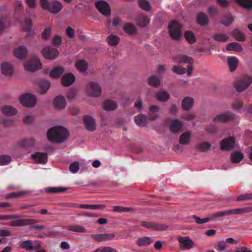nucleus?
Masks as SVG:
<instances>
[{"mask_svg":"<svg viewBox=\"0 0 252 252\" xmlns=\"http://www.w3.org/2000/svg\"><path fill=\"white\" fill-rule=\"evenodd\" d=\"M24 66L27 70L33 72L40 69L41 63L37 56H34L25 63Z\"/></svg>","mask_w":252,"mask_h":252,"instance_id":"nucleus-5","label":"nucleus"},{"mask_svg":"<svg viewBox=\"0 0 252 252\" xmlns=\"http://www.w3.org/2000/svg\"><path fill=\"white\" fill-rule=\"evenodd\" d=\"M141 225L144 227L153 229H158V226L155 224L154 223L151 222H146L143 221L141 223Z\"/></svg>","mask_w":252,"mask_h":252,"instance_id":"nucleus-58","label":"nucleus"},{"mask_svg":"<svg viewBox=\"0 0 252 252\" xmlns=\"http://www.w3.org/2000/svg\"><path fill=\"white\" fill-rule=\"evenodd\" d=\"M32 26V22L30 18H28L25 20L24 24L23 25L24 30L26 32H29L31 30Z\"/></svg>","mask_w":252,"mask_h":252,"instance_id":"nucleus-55","label":"nucleus"},{"mask_svg":"<svg viewBox=\"0 0 252 252\" xmlns=\"http://www.w3.org/2000/svg\"><path fill=\"white\" fill-rule=\"evenodd\" d=\"M234 20V19L232 15L230 13H228L222 16L220 23L225 26L228 27L231 25Z\"/></svg>","mask_w":252,"mask_h":252,"instance_id":"nucleus-28","label":"nucleus"},{"mask_svg":"<svg viewBox=\"0 0 252 252\" xmlns=\"http://www.w3.org/2000/svg\"><path fill=\"white\" fill-rule=\"evenodd\" d=\"M194 104V100L189 97H186L183 99L182 102V108L186 111L191 108Z\"/></svg>","mask_w":252,"mask_h":252,"instance_id":"nucleus-24","label":"nucleus"},{"mask_svg":"<svg viewBox=\"0 0 252 252\" xmlns=\"http://www.w3.org/2000/svg\"><path fill=\"white\" fill-rule=\"evenodd\" d=\"M153 242V240L149 237H144L139 238L137 244L139 247H144L149 245Z\"/></svg>","mask_w":252,"mask_h":252,"instance_id":"nucleus-35","label":"nucleus"},{"mask_svg":"<svg viewBox=\"0 0 252 252\" xmlns=\"http://www.w3.org/2000/svg\"><path fill=\"white\" fill-rule=\"evenodd\" d=\"M132 209L130 208L116 206L113 207V211L116 212H127L130 211Z\"/></svg>","mask_w":252,"mask_h":252,"instance_id":"nucleus-56","label":"nucleus"},{"mask_svg":"<svg viewBox=\"0 0 252 252\" xmlns=\"http://www.w3.org/2000/svg\"><path fill=\"white\" fill-rule=\"evenodd\" d=\"M178 240L180 243V248L182 250H188L194 247V243L189 237H179Z\"/></svg>","mask_w":252,"mask_h":252,"instance_id":"nucleus-8","label":"nucleus"},{"mask_svg":"<svg viewBox=\"0 0 252 252\" xmlns=\"http://www.w3.org/2000/svg\"><path fill=\"white\" fill-rule=\"evenodd\" d=\"M50 87L49 82L45 80H42L39 83V93L41 94H45Z\"/></svg>","mask_w":252,"mask_h":252,"instance_id":"nucleus-34","label":"nucleus"},{"mask_svg":"<svg viewBox=\"0 0 252 252\" xmlns=\"http://www.w3.org/2000/svg\"><path fill=\"white\" fill-rule=\"evenodd\" d=\"M192 218L198 224H203L210 221L209 217L207 218L201 219L198 217L193 216Z\"/></svg>","mask_w":252,"mask_h":252,"instance_id":"nucleus-60","label":"nucleus"},{"mask_svg":"<svg viewBox=\"0 0 252 252\" xmlns=\"http://www.w3.org/2000/svg\"><path fill=\"white\" fill-rule=\"evenodd\" d=\"M149 81L150 85L154 87H158L160 83L159 78L155 75L151 76Z\"/></svg>","mask_w":252,"mask_h":252,"instance_id":"nucleus-51","label":"nucleus"},{"mask_svg":"<svg viewBox=\"0 0 252 252\" xmlns=\"http://www.w3.org/2000/svg\"><path fill=\"white\" fill-rule=\"evenodd\" d=\"M169 33L171 37L175 40L180 39L181 36V26L176 21H172L168 26Z\"/></svg>","mask_w":252,"mask_h":252,"instance_id":"nucleus-3","label":"nucleus"},{"mask_svg":"<svg viewBox=\"0 0 252 252\" xmlns=\"http://www.w3.org/2000/svg\"><path fill=\"white\" fill-rule=\"evenodd\" d=\"M140 7L147 11L150 10L151 7L150 3L147 0H139Z\"/></svg>","mask_w":252,"mask_h":252,"instance_id":"nucleus-48","label":"nucleus"},{"mask_svg":"<svg viewBox=\"0 0 252 252\" xmlns=\"http://www.w3.org/2000/svg\"><path fill=\"white\" fill-rule=\"evenodd\" d=\"M211 147V144L207 142H203L197 144L196 148L202 152H206Z\"/></svg>","mask_w":252,"mask_h":252,"instance_id":"nucleus-46","label":"nucleus"},{"mask_svg":"<svg viewBox=\"0 0 252 252\" xmlns=\"http://www.w3.org/2000/svg\"><path fill=\"white\" fill-rule=\"evenodd\" d=\"M252 199V193H245L238 196L236 199L237 201Z\"/></svg>","mask_w":252,"mask_h":252,"instance_id":"nucleus-57","label":"nucleus"},{"mask_svg":"<svg viewBox=\"0 0 252 252\" xmlns=\"http://www.w3.org/2000/svg\"><path fill=\"white\" fill-rule=\"evenodd\" d=\"M35 144V140L32 138H29L23 139L19 142V146L23 147L30 148Z\"/></svg>","mask_w":252,"mask_h":252,"instance_id":"nucleus-32","label":"nucleus"},{"mask_svg":"<svg viewBox=\"0 0 252 252\" xmlns=\"http://www.w3.org/2000/svg\"><path fill=\"white\" fill-rule=\"evenodd\" d=\"M33 121V117L32 116L28 115L23 119V122L24 124H30Z\"/></svg>","mask_w":252,"mask_h":252,"instance_id":"nucleus-64","label":"nucleus"},{"mask_svg":"<svg viewBox=\"0 0 252 252\" xmlns=\"http://www.w3.org/2000/svg\"><path fill=\"white\" fill-rule=\"evenodd\" d=\"M235 140L233 137H228L222 139L220 143V149L223 151H229L235 145Z\"/></svg>","mask_w":252,"mask_h":252,"instance_id":"nucleus-12","label":"nucleus"},{"mask_svg":"<svg viewBox=\"0 0 252 252\" xmlns=\"http://www.w3.org/2000/svg\"><path fill=\"white\" fill-rule=\"evenodd\" d=\"M19 101L20 103L24 106L32 107L36 104V98L32 94H26L21 96Z\"/></svg>","mask_w":252,"mask_h":252,"instance_id":"nucleus-6","label":"nucleus"},{"mask_svg":"<svg viewBox=\"0 0 252 252\" xmlns=\"http://www.w3.org/2000/svg\"><path fill=\"white\" fill-rule=\"evenodd\" d=\"M20 247L27 251L36 250L41 247V243L37 241L26 240L21 243Z\"/></svg>","mask_w":252,"mask_h":252,"instance_id":"nucleus-11","label":"nucleus"},{"mask_svg":"<svg viewBox=\"0 0 252 252\" xmlns=\"http://www.w3.org/2000/svg\"><path fill=\"white\" fill-rule=\"evenodd\" d=\"M147 117L143 114H139L134 117L135 124L140 126H144L146 124Z\"/></svg>","mask_w":252,"mask_h":252,"instance_id":"nucleus-29","label":"nucleus"},{"mask_svg":"<svg viewBox=\"0 0 252 252\" xmlns=\"http://www.w3.org/2000/svg\"><path fill=\"white\" fill-rule=\"evenodd\" d=\"M75 76L71 73L65 74L62 79V83L64 86H69L75 81Z\"/></svg>","mask_w":252,"mask_h":252,"instance_id":"nucleus-22","label":"nucleus"},{"mask_svg":"<svg viewBox=\"0 0 252 252\" xmlns=\"http://www.w3.org/2000/svg\"><path fill=\"white\" fill-rule=\"evenodd\" d=\"M227 61L230 71H234L238 65V59L235 57H229L227 58Z\"/></svg>","mask_w":252,"mask_h":252,"instance_id":"nucleus-40","label":"nucleus"},{"mask_svg":"<svg viewBox=\"0 0 252 252\" xmlns=\"http://www.w3.org/2000/svg\"><path fill=\"white\" fill-rule=\"evenodd\" d=\"M236 1L245 8H252V0H236Z\"/></svg>","mask_w":252,"mask_h":252,"instance_id":"nucleus-50","label":"nucleus"},{"mask_svg":"<svg viewBox=\"0 0 252 252\" xmlns=\"http://www.w3.org/2000/svg\"><path fill=\"white\" fill-rule=\"evenodd\" d=\"M36 222V220L32 219H22L12 221L9 223L11 226H20L30 225Z\"/></svg>","mask_w":252,"mask_h":252,"instance_id":"nucleus-17","label":"nucleus"},{"mask_svg":"<svg viewBox=\"0 0 252 252\" xmlns=\"http://www.w3.org/2000/svg\"><path fill=\"white\" fill-rule=\"evenodd\" d=\"M79 169V163L77 161L73 162L69 165V170L72 173H77Z\"/></svg>","mask_w":252,"mask_h":252,"instance_id":"nucleus-59","label":"nucleus"},{"mask_svg":"<svg viewBox=\"0 0 252 252\" xmlns=\"http://www.w3.org/2000/svg\"><path fill=\"white\" fill-rule=\"evenodd\" d=\"M234 38L239 41H244L246 39L244 34L239 29H235L232 31Z\"/></svg>","mask_w":252,"mask_h":252,"instance_id":"nucleus-42","label":"nucleus"},{"mask_svg":"<svg viewBox=\"0 0 252 252\" xmlns=\"http://www.w3.org/2000/svg\"><path fill=\"white\" fill-rule=\"evenodd\" d=\"M28 51L25 46H19L14 50V55L19 59L25 58Z\"/></svg>","mask_w":252,"mask_h":252,"instance_id":"nucleus-20","label":"nucleus"},{"mask_svg":"<svg viewBox=\"0 0 252 252\" xmlns=\"http://www.w3.org/2000/svg\"><path fill=\"white\" fill-rule=\"evenodd\" d=\"M108 43L111 46L117 45L119 42V38L114 35H111L107 38Z\"/></svg>","mask_w":252,"mask_h":252,"instance_id":"nucleus-52","label":"nucleus"},{"mask_svg":"<svg viewBox=\"0 0 252 252\" xmlns=\"http://www.w3.org/2000/svg\"><path fill=\"white\" fill-rule=\"evenodd\" d=\"M213 38L217 42H225L228 39V36L226 34L222 33L215 34Z\"/></svg>","mask_w":252,"mask_h":252,"instance_id":"nucleus-47","label":"nucleus"},{"mask_svg":"<svg viewBox=\"0 0 252 252\" xmlns=\"http://www.w3.org/2000/svg\"><path fill=\"white\" fill-rule=\"evenodd\" d=\"M27 193H28V192L26 191H19L17 192H13L7 194L5 196V198L6 199L17 198Z\"/></svg>","mask_w":252,"mask_h":252,"instance_id":"nucleus-45","label":"nucleus"},{"mask_svg":"<svg viewBox=\"0 0 252 252\" xmlns=\"http://www.w3.org/2000/svg\"><path fill=\"white\" fill-rule=\"evenodd\" d=\"M230 158L232 163H239L244 158V156L240 152L237 151L231 154Z\"/></svg>","mask_w":252,"mask_h":252,"instance_id":"nucleus-41","label":"nucleus"},{"mask_svg":"<svg viewBox=\"0 0 252 252\" xmlns=\"http://www.w3.org/2000/svg\"><path fill=\"white\" fill-rule=\"evenodd\" d=\"M43 56L48 60L55 59L59 53L57 49L50 46L44 47L42 50Z\"/></svg>","mask_w":252,"mask_h":252,"instance_id":"nucleus-14","label":"nucleus"},{"mask_svg":"<svg viewBox=\"0 0 252 252\" xmlns=\"http://www.w3.org/2000/svg\"><path fill=\"white\" fill-rule=\"evenodd\" d=\"M95 6L98 11L105 16H109L111 13V9L109 4L104 0L97 1Z\"/></svg>","mask_w":252,"mask_h":252,"instance_id":"nucleus-9","label":"nucleus"},{"mask_svg":"<svg viewBox=\"0 0 252 252\" xmlns=\"http://www.w3.org/2000/svg\"><path fill=\"white\" fill-rule=\"evenodd\" d=\"M252 83V78L245 76L237 82L235 87L237 92H241L246 89Z\"/></svg>","mask_w":252,"mask_h":252,"instance_id":"nucleus-7","label":"nucleus"},{"mask_svg":"<svg viewBox=\"0 0 252 252\" xmlns=\"http://www.w3.org/2000/svg\"><path fill=\"white\" fill-rule=\"evenodd\" d=\"M68 135V130L62 126H56L48 130L47 136L51 142L62 143Z\"/></svg>","mask_w":252,"mask_h":252,"instance_id":"nucleus-1","label":"nucleus"},{"mask_svg":"<svg viewBox=\"0 0 252 252\" xmlns=\"http://www.w3.org/2000/svg\"><path fill=\"white\" fill-rule=\"evenodd\" d=\"M69 230L75 232H84L85 231V227L82 226L75 225L70 226L69 227Z\"/></svg>","mask_w":252,"mask_h":252,"instance_id":"nucleus-61","label":"nucleus"},{"mask_svg":"<svg viewBox=\"0 0 252 252\" xmlns=\"http://www.w3.org/2000/svg\"><path fill=\"white\" fill-rule=\"evenodd\" d=\"M2 113L6 116L15 115L17 113V110L10 105H5L1 108Z\"/></svg>","mask_w":252,"mask_h":252,"instance_id":"nucleus-27","label":"nucleus"},{"mask_svg":"<svg viewBox=\"0 0 252 252\" xmlns=\"http://www.w3.org/2000/svg\"><path fill=\"white\" fill-rule=\"evenodd\" d=\"M85 128L90 131H94L96 129V123L94 119L89 115L85 116L83 118Z\"/></svg>","mask_w":252,"mask_h":252,"instance_id":"nucleus-15","label":"nucleus"},{"mask_svg":"<svg viewBox=\"0 0 252 252\" xmlns=\"http://www.w3.org/2000/svg\"><path fill=\"white\" fill-rule=\"evenodd\" d=\"M229 216V210H226L212 213L209 216L210 221L215 220L218 218Z\"/></svg>","mask_w":252,"mask_h":252,"instance_id":"nucleus-26","label":"nucleus"},{"mask_svg":"<svg viewBox=\"0 0 252 252\" xmlns=\"http://www.w3.org/2000/svg\"><path fill=\"white\" fill-rule=\"evenodd\" d=\"M87 90L89 94L93 97H98L101 93L100 87L96 83L90 82L87 86Z\"/></svg>","mask_w":252,"mask_h":252,"instance_id":"nucleus-10","label":"nucleus"},{"mask_svg":"<svg viewBox=\"0 0 252 252\" xmlns=\"http://www.w3.org/2000/svg\"><path fill=\"white\" fill-rule=\"evenodd\" d=\"M51 28L50 27H48L44 30L42 34V38L46 40L49 38L51 34Z\"/></svg>","mask_w":252,"mask_h":252,"instance_id":"nucleus-62","label":"nucleus"},{"mask_svg":"<svg viewBox=\"0 0 252 252\" xmlns=\"http://www.w3.org/2000/svg\"><path fill=\"white\" fill-rule=\"evenodd\" d=\"M41 8L52 14L58 13L63 8L62 3L57 0H40Z\"/></svg>","mask_w":252,"mask_h":252,"instance_id":"nucleus-2","label":"nucleus"},{"mask_svg":"<svg viewBox=\"0 0 252 252\" xmlns=\"http://www.w3.org/2000/svg\"><path fill=\"white\" fill-rule=\"evenodd\" d=\"M196 22L201 26H205L208 23L209 19L206 14L199 12L196 15Z\"/></svg>","mask_w":252,"mask_h":252,"instance_id":"nucleus-25","label":"nucleus"},{"mask_svg":"<svg viewBox=\"0 0 252 252\" xmlns=\"http://www.w3.org/2000/svg\"><path fill=\"white\" fill-rule=\"evenodd\" d=\"M64 68L62 66H57L54 68L50 73V76L54 78H59L63 73Z\"/></svg>","mask_w":252,"mask_h":252,"instance_id":"nucleus-31","label":"nucleus"},{"mask_svg":"<svg viewBox=\"0 0 252 252\" xmlns=\"http://www.w3.org/2000/svg\"><path fill=\"white\" fill-rule=\"evenodd\" d=\"M117 106V105L115 102L111 100H106L103 104L104 109L108 111L115 110Z\"/></svg>","mask_w":252,"mask_h":252,"instance_id":"nucleus-43","label":"nucleus"},{"mask_svg":"<svg viewBox=\"0 0 252 252\" xmlns=\"http://www.w3.org/2000/svg\"><path fill=\"white\" fill-rule=\"evenodd\" d=\"M191 133L189 131L183 133L179 138V143L182 145H187L190 141Z\"/></svg>","mask_w":252,"mask_h":252,"instance_id":"nucleus-36","label":"nucleus"},{"mask_svg":"<svg viewBox=\"0 0 252 252\" xmlns=\"http://www.w3.org/2000/svg\"><path fill=\"white\" fill-rule=\"evenodd\" d=\"M150 18L146 15H141L137 20V25L139 26L144 27L150 22Z\"/></svg>","mask_w":252,"mask_h":252,"instance_id":"nucleus-38","label":"nucleus"},{"mask_svg":"<svg viewBox=\"0 0 252 252\" xmlns=\"http://www.w3.org/2000/svg\"><path fill=\"white\" fill-rule=\"evenodd\" d=\"M76 66L78 70L83 72L87 70L88 63L85 60H81L76 63Z\"/></svg>","mask_w":252,"mask_h":252,"instance_id":"nucleus-44","label":"nucleus"},{"mask_svg":"<svg viewBox=\"0 0 252 252\" xmlns=\"http://www.w3.org/2000/svg\"><path fill=\"white\" fill-rule=\"evenodd\" d=\"M185 37L190 43H193L196 41V38L193 33L190 31H186L185 33Z\"/></svg>","mask_w":252,"mask_h":252,"instance_id":"nucleus-49","label":"nucleus"},{"mask_svg":"<svg viewBox=\"0 0 252 252\" xmlns=\"http://www.w3.org/2000/svg\"><path fill=\"white\" fill-rule=\"evenodd\" d=\"M11 161V157L7 155L0 156V165L8 164Z\"/></svg>","mask_w":252,"mask_h":252,"instance_id":"nucleus-53","label":"nucleus"},{"mask_svg":"<svg viewBox=\"0 0 252 252\" xmlns=\"http://www.w3.org/2000/svg\"><path fill=\"white\" fill-rule=\"evenodd\" d=\"M32 158L37 163L45 164L47 161V155L45 153L36 152L31 155Z\"/></svg>","mask_w":252,"mask_h":252,"instance_id":"nucleus-16","label":"nucleus"},{"mask_svg":"<svg viewBox=\"0 0 252 252\" xmlns=\"http://www.w3.org/2000/svg\"><path fill=\"white\" fill-rule=\"evenodd\" d=\"M76 94V90L74 89H71L66 94V97L68 99H72Z\"/></svg>","mask_w":252,"mask_h":252,"instance_id":"nucleus-63","label":"nucleus"},{"mask_svg":"<svg viewBox=\"0 0 252 252\" xmlns=\"http://www.w3.org/2000/svg\"><path fill=\"white\" fill-rule=\"evenodd\" d=\"M226 49L227 51H235L237 52H241L243 50L241 45L236 42L227 44Z\"/></svg>","mask_w":252,"mask_h":252,"instance_id":"nucleus-33","label":"nucleus"},{"mask_svg":"<svg viewBox=\"0 0 252 252\" xmlns=\"http://www.w3.org/2000/svg\"><path fill=\"white\" fill-rule=\"evenodd\" d=\"M229 216L247 214L252 212V206L246 208L229 209Z\"/></svg>","mask_w":252,"mask_h":252,"instance_id":"nucleus-21","label":"nucleus"},{"mask_svg":"<svg viewBox=\"0 0 252 252\" xmlns=\"http://www.w3.org/2000/svg\"><path fill=\"white\" fill-rule=\"evenodd\" d=\"M2 74L6 76H11L13 74V67L8 63H4L1 65Z\"/></svg>","mask_w":252,"mask_h":252,"instance_id":"nucleus-23","label":"nucleus"},{"mask_svg":"<svg viewBox=\"0 0 252 252\" xmlns=\"http://www.w3.org/2000/svg\"><path fill=\"white\" fill-rule=\"evenodd\" d=\"M174 61L177 63H189L188 66L187 74L188 75H190L193 70V67L191 65L192 63L191 58L188 57L185 55H181L175 57L173 59Z\"/></svg>","mask_w":252,"mask_h":252,"instance_id":"nucleus-13","label":"nucleus"},{"mask_svg":"<svg viewBox=\"0 0 252 252\" xmlns=\"http://www.w3.org/2000/svg\"><path fill=\"white\" fill-rule=\"evenodd\" d=\"M182 122L178 120H172L169 126V130L172 133H176L182 130Z\"/></svg>","mask_w":252,"mask_h":252,"instance_id":"nucleus-18","label":"nucleus"},{"mask_svg":"<svg viewBox=\"0 0 252 252\" xmlns=\"http://www.w3.org/2000/svg\"><path fill=\"white\" fill-rule=\"evenodd\" d=\"M156 96L158 100L165 102L169 99L170 96L167 92L159 91L156 94Z\"/></svg>","mask_w":252,"mask_h":252,"instance_id":"nucleus-39","label":"nucleus"},{"mask_svg":"<svg viewBox=\"0 0 252 252\" xmlns=\"http://www.w3.org/2000/svg\"><path fill=\"white\" fill-rule=\"evenodd\" d=\"M123 29L126 33L129 34H134L137 31L135 26L130 23L126 24L123 27Z\"/></svg>","mask_w":252,"mask_h":252,"instance_id":"nucleus-37","label":"nucleus"},{"mask_svg":"<svg viewBox=\"0 0 252 252\" xmlns=\"http://www.w3.org/2000/svg\"><path fill=\"white\" fill-rule=\"evenodd\" d=\"M77 207L90 210H101L105 208L104 205L78 204Z\"/></svg>","mask_w":252,"mask_h":252,"instance_id":"nucleus-30","label":"nucleus"},{"mask_svg":"<svg viewBox=\"0 0 252 252\" xmlns=\"http://www.w3.org/2000/svg\"><path fill=\"white\" fill-rule=\"evenodd\" d=\"M236 115L231 111H227L225 113L219 114L213 119L215 123H226L235 119Z\"/></svg>","mask_w":252,"mask_h":252,"instance_id":"nucleus-4","label":"nucleus"},{"mask_svg":"<svg viewBox=\"0 0 252 252\" xmlns=\"http://www.w3.org/2000/svg\"><path fill=\"white\" fill-rule=\"evenodd\" d=\"M53 104L56 109H64L66 106L64 97L61 95L56 97L53 101Z\"/></svg>","mask_w":252,"mask_h":252,"instance_id":"nucleus-19","label":"nucleus"},{"mask_svg":"<svg viewBox=\"0 0 252 252\" xmlns=\"http://www.w3.org/2000/svg\"><path fill=\"white\" fill-rule=\"evenodd\" d=\"M172 70L175 73L183 74L186 72V69L182 66L174 65L173 66Z\"/></svg>","mask_w":252,"mask_h":252,"instance_id":"nucleus-54","label":"nucleus"}]
</instances>
